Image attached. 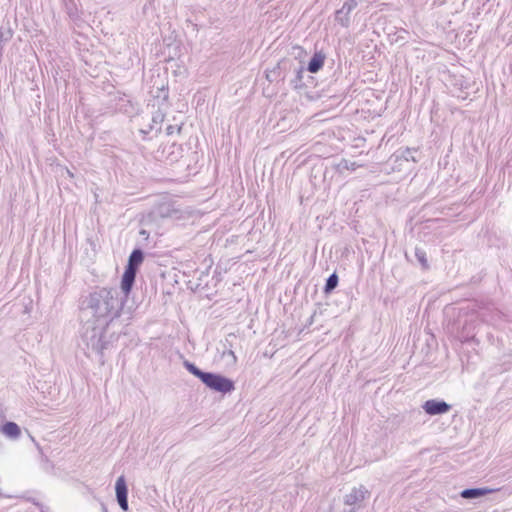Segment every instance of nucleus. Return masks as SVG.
Instances as JSON below:
<instances>
[{"mask_svg": "<svg viewBox=\"0 0 512 512\" xmlns=\"http://www.w3.org/2000/svg\"><path fill=\"white\" fill-rule=\"evenodd\" d=\"M124 300L118 289L102 288L90 293L82 302L81 340L91 352L102 354L112 336L106 330L123 308Z\"/></svg>", "mask_w": 512, "mask_h": 512, "instance_id": "f257e3e1", "label": "nucleus"}, {"mask_svg": "<svg viewBox=\"0 0 512 512\" xmlns=\"http://www.w3.org/2000/svg\"><path fill=\"white\" fill-rule=\"evenodd\" d=\"M184 367L195 377L199 378L209 389L223 394L230 393L235 389L234 382L220 374L203 372L195 364L185 360Z\"/></svg>", "mask_w": 512, "mask_h": 512, "instance_id": "f03ea898", "label": "nucleus"}, {"mask_svg": "<svg viewBox=\"0 0 512 512\" xmlns=\"http://www.w3.org/2000/svg\"><path fill=\"white\" fill-rule=\"evenodd\" d=\"M369 496L370 492L365 486L360 485L358 487H353L352 490L344 496V504L352 506L353 509L349 512H354L356 509L361 507L362 502Z\"/></svg>", "mask_w": 512, "mask_h": 512, "instance_id": "7ed1b4c3", "label": "nucleus"}, {"mask_svg": "<svg viewBox=\"0 0 512 512\" xmlns=\"http://www.w3.org/2000/svg\"><path fill=\"white\" fill-rule=\"evenodd\" d=\"M156 216H159L161 218H171V219H180L182 212L181 210L176 207V205L173 202H162L160 203L155 211Z\"/></svg>", "mask_w": 512, "mask_h": 512, "instance_id": "20e7f679", "label": "nucleus"}, {"mask_svg": "<svg viewBox=\"0 0 512 512\" xmlns=\"http://www.w3.org/2000/svg\"><path fill=\"white\" fill-rule=\"evenodd\" d=\"M115 490H116L117 502H118L120 508L123 511H127L128 510V499H127L128 489H127L126 481H125V478L123 475L117 478L116 483H115Z\"/></svg>", "mask_w": 512, "mask_h": 512, "instance_id": "39448f33", "label": "nucleus"}, {"mask_svg": "<svg viewBox=\"0 0 512 512\" xmlns=\"http://www.w3.org/2000/svg\"><path fill=\"white\" fill-rule=\"evenodd\" d=\"M423 409L429 415H441L450 410V405L442 400L431 399L423 404Z\"/></svg>", "mask_w": 512, "mask_h": 512, "instance_id": "423d86ee", "label": "nucleus"}, {"mask_svg": "<svg viewBox=\"0 0 512 512\" xmlns=\"http://www.w3.org/2000/svg\"><path fill=\"white\" fill-rule=\"evenodd\" d=\"M136 271L132 270V268H126L121 281V294L123 293V299L127 298L130 293L133 283L135 281Z\"/></svg>", "mask_w": 512, "mask_h": 512, "instance_id": "0eeeda50", "label": "nucleus"}, {"mask_svg": "<svg viewBox=\"0 0 512 512\" xmlns=\"http://www.w3.org/2000/svg\"><path fill=\"white\" fill-rule=\"evenodd\" d=\"M1 433L7 438L17 440L21 435V430L15 422H6L0 429Z\"/></svg>", "mask_w": 512, "mask_h": 512, "instance_id": "6e6552de", "label": "nucleus"}, {"mask_svg": "<svg viewBox=\"0 0 512 512\" xmlns=\"http://www.w3.org/2000/svg\"><path fill=\"white\" fill-rule=\"evenodd\" d=\"M494 490L488 489V488H472V489H465L461 492V497L465 499H474L479 498L484 495H487Z\"/></svg>", "mask_w": 512, "mask_h": 512, "instance_id": "1a4fd4ad", "label": "nucleus"}, {"mask_svg": "<svg viewBox=\"0 0 512 512\" xmlns=\"http://www.w3.org/2000/svg\"><path fill=\"white\" fill-rule=\"evenodd\" d=\"M325 56L321 53H315L308 63V71L317 73L324 65Z\"/></svg>", "mask_w": 512, "mask_h": 512, "instance_id": "9d476101", "label": "nucleus"}, {"mask_svg": "<svg viewBox=\"0 0 512 512\" xmlns=\"http://www.w3.org/2000/svg\"><path fill=\"white\" fill-rule=\"evenodd\" d=\"M143 261V252L140 249H135L129 256L128 265L126 268H132L137 271L138 266Z\"/></svg>", "mask_w": 512, "mask_h": 512, "instance_id": "9b49d317", "label": "nucleus"}, {"mask_svg": "<svg viewBox=\"0 0 512 512\" xmlns=\"http://www.w3.org/2000/svg\"><path fill=\"white\" fill-rule=\"evenodd\" d=\"M337 284H338V277L334 273V274L330 275L326 281L325 292L332 291L337 286Z\"/></svg>", "mask_w": 512, "mask_h": 512, "instance_id": "f8f14e48", "label": "nucleus"}, {"mask_svg": "<svg viewBox=\"0 0 512 512\" xmlns=\"http://www.w3.org/2000/svg\"><path fill=\"white\" fill-rule=\"evenodd\" d=\"M358 5V2L356 0H347L341 9H339V14H343L344 11H346V13H349L355 9Z\"/></svg>", "mask_w": 512, "mask_h": 512, "instance_id": "ddd939ff", "label": "nucleus"}, {"mask_svg": "<svg viewBox=\"0 0 512 512\" xmlns=\"http://www.w3.org/2000/svg\"><path fill=\"white\" fill-rule=\"evenodd\" d=\"M336 21L343 27H348L350 19H349V13H346L344 11L343 14H339V10L336 12Z\"/></svg>", "mask_w": 512, "mask_h": 512, "instance_id": "4468645a", "label": "nucleus"}, {"mask_svg": "<svg viewBox=\"0 0 512 512\" xmlns=\"http://www.w3.org/2000/svg\"><path fill=\"white\" fill-rule=\"evenodd\" d=\"M415 255L418 259V261L423 265V266H427V260H426V257H425V252L420 250V249H416L415 251Z\"/></svg>", "mask_w": 512, "mask_h": 512, "instance_id": "2eb2a0df", "label": "nucleus"}, {"mask_svg": "<svg viewBox=\"0 0 512 512\" xmlns=\"http://www.w3.org/2000/svg\"><path fill=\"white\" fill-rule=\"evenodd\" d=\"M65 174L71 179L74 178V174L69 169H65Z\"/></svg>", "mask_w": 512, "mask_h": 512, "instance_id": "dca6fc26", "label": "nucleus"}, {"mask_svg": "<svg viewBox=\"0 0 512 512\" xmlns=\"http://www.w3.org/2000/svg\"><path fill=\"white\" fill-rule=\"evenodd\" d=\"M228 354L233 357L234 361H236V356L232 350H229Z\"/></svg>", "mask_w": 512, "mask_h": 512, "instance_id": "f3484780", "label": "nucleus"}]
</instances>
